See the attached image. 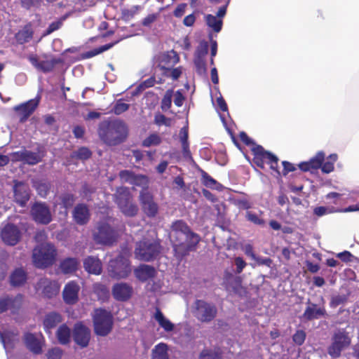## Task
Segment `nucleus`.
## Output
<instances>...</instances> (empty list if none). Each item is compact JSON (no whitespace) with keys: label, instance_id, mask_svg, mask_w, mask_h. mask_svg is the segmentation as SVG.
Returning a JSON list of instances; mask_svg holds the SVG:
<instances>
[{"label":"nucleus","instance_id":"nucleus-61","mask_svg":"<svg viewBox=\"0 0 359 359\" xmlns=\"http://www.w3.org/2000/svg\"><path fill=\"white\" fill-rule=\"evenodd\" d=\"M46 355L48 359H61L62 355V351L57 347L53 348L48 350Z\"/></svg>","mask_w":359,"mask_h":359},{"label":"nucleus","instance_id":"nucleus-43","mask_svg":"<svg viewBox=\"0 0 359 359\" xmlns=\"http://www.w3.org/2000/svg\"><path fill=\"white\" fill-rule=\"evenodd\" d=\"M151 359H168L167 345L163 343L156 345L152 351Z\"/></svg>","mask_w":359,"mask_h":359},{"label":"nucleus","instance_id":"nucleus-48","mask_svg":"<svg viewBox=\"0 0 359 359\" xmlns=\"http://www.w3.org/2000/svg\"><path fill=\"white\" fill-rule=\"evenodd\" d=\"M141 6L136 5L130 8H123L121 10V20L125 22H128L132 20L137 12L140 10Z\"/></svg>","mask_w":359,"mask_h":359},{"label":"nucleus","instance_id":"nucleus-7","mask_svg":"<svg viewBox=\"0 0 359 359\" xmlns=\"http://www.w3.org/2000/svg\"><path fill=\"white\" fill-rule=\"evenodd\" d=\"M95 333L101 337L108 335L113 327V316L109 311L104 309H96L93 316Z\"/></svg>","mask_w":359,"mask_h":359},{"label":"nucleus","instance_id":"nucleus-16","mask_svg":"<svg viewBox=\"0 0 359 359\" xmlns=\"http://www.w3.org/2000/svg\"><path fill=\"white\" fill-rule=\"evenodd\" d=\"M13 183V201L19 206L25 208L31 198V189L25 182L14 180Z\"/></svg>","mask_w":359,"mask_h":359},{"label":"nucleus","instance_id":"nucleus-21","mask_svg":"<svg viewBox=\"0 0 359 359\" xmlns=\"http://www.w3.org/2000/svg\"><path fill=\"white\" fill-rule=\"evenodd\" d=\"M37 286L39 289H41L43 296L48 299L55 297L60 289V285L57 281L47 278H41L37 283Z\"/></svg>","mask_w":359,"mask_h":359},{"label":"nucleus","instance_id":"nucleus-19","mask_svg":"<svg viewBox=\"0 0 359 359\" xmlns=\"http://www.w3.org/2000/svg\"><path fill=\"white\" fill-rule=\"evenodd\" d=\"M73 339L81 348L87 347L90 339V329L82 323H76L73 330Z\"/></svg>","mask_w":359,"mask_h":359},{"label":"nucleus","instance_id":"nucleus-26","mask_svg":"<svg viewBox=\"0 0 359 359\" xmlns=\"http://www.w3.org/2000/svg\"><path fill=\"white\" fill-rule=\"evenodd\" d=\"M13 156L15 157V160L23 161L32 165L41 162L43 157V155H41L39 152H33L26 149L14 152Z\"/></svg>","mask_w":359,"mask_h":359},{"label":"nucleus","instance_id":"nucleus-60","mask_svg":"<svg viewBox=\"0 0 359 359\" xmlns=\"http://www.w3.org/2000/svg\"><path fill=\"white\" fill-rule=\"evenodd\" d=\"M154 122L158 126L165 125L166 126H170L171 125V119L161 114H157L155 115Z\"/></svg>","mask_w":359,"mask_h":359},{"label":"nucleus","instance_id":"nucleus-57","mask_svg":"<svg viewBox=\"0 0 359 359\" xmlns=\"http://www.w3.org/2000/svg\"><path fill=\"white\" fill-rule=\"evenodd\" d=\"M135 174L131 170H123L119 172L118 176L123 182L131 184Z\"/></svg>","mask_w":359,"mask_h":359},{"label":"nucleus","instance_id":"nucleus-38","mask_svg":"<svg viewBox=\"0 0 359 359\" xmlns=\"http://www.w3.org/2000/svg\"><path fill=\"white\" fill-rule=\"evenodd\" d=\"M154 318L165 331L170 332L173 330L174 325L164 316L159 308L156 309Z\"/></svg>","mask_w":359,"mask_h":359},{"label":"nucleus","instance_id":"nucleus-13","mask_svg":"<svg viewBox=\"0 0 359 359\" xmlns=\"http://www.w3.org/2000/svg\"><path fill=\"white\" fill-rule=\"evenodd\" d=\"M32 219L37 224H48L52 221V215L48 205L45 202H35L31 207Z\"/></svg>","mask_w":359,"mask_h":359},{"label":"nucleus","instance_id":"nucleus-14","mask_svg":"<svg viewBox=\"0 0 359 359\" xmlns=\"http://www.w3.org/2000/svg\"><path fill=\"white\" fill-rule=\"evenodd\" d=\"M41 100V95H38L35 98L13 107V110L19 116L20 122L25 123L29 117L35 111Z\"/></svg>","mask_w":359,"mask_h":359},{"label":"nucleus","instance_id":"nucleus-1","mask_svg":"<svg viewBox=\"0 0 359 359\" xmlns=\"http://www.w3.org/2000/svg\"><path fill=\"white\" fill-rule=\"evenodd\" d=\"M253 162L259 168L264 169V163H267L270 169L277 177L281 175L286 176L289 172L296 170L294 164L289 161H283L282 165L283 168L280 172L278 168V158L273 153L264 149L262 146H256L252 149Z\"/></svg>","mask_w":359,"mask_h":359},{"label":"nucleus","instance_id":"nucleus-28","mask_svg":"<svg viewBox=\"0 0 359 359\" xmlns=\"http://www.w3.org/2000/svg\"><path fill=\"white\" fill-rule=\"evenodd\" d=\"M135 277L141 282H146L157 275L156 269L147 264H140L134 271Z\"/></svg>","mask_w":359,"mask_h":359},{"label":"nucleus","instance_id":"nucleus-54","mask_svg":"<svg viewBox=\"0 0 359 359\" xmlns=\"http://www.w3.org/2000/svg\"><path fill=\"white\" fill-rule=\"evenodd\" d=\"M208 47L207 41H201L196 50L194 57L205 58L208 53Z\"/></svg>","mask_w":359,"mask_h":359},{"label":"nucleus","instance_id":"nucleus-46","mask_svg":"<svg viewBox=\"0 0 359 359\" xmlns=\"http://www.w3.org/2000/svg\"><path fill=\"white\" fill-rule=\"evenodd\" d=\"M59 199L60 201V204L63 208L69 209L73 206L76 198L71 193H64L60 196Z\"/></svg>","mask_w":359,"mask_h":359},{"label":"nucleus","instance_id":"nucleus-51","mask_svg":"<svg viewBox=\"0 0 359 359\" xmlns=\"http://www.w3.org/2000/svg\"><path fill=\"white\" fill-rule=\"evenodd\" d=\"M163 75L166 77L171 78L173 81L177 80L182 74V67L181 66L172 68H169V70L163 72Z\"/></svg>","mask_w":359,"mask_h":359},{"label":"nucleus","instance_id":"nucleus-17","mask_svg":"<svg viewBox=\"0 0 359 359\" xmlns=\"http://www.w3.org/2000/svg\"><path fill=\"white\" fill-rule=\"evenodd\" d=\"M24 296L18 294L15 296L5 294L0 297V314L11 310L12 313H16L22 306Z\"/></svg>","mask_w":359,"mask_h":359},{"label":"nucleus","instance_id":"nucleus-12","mask_svg":"<svg viewBox=\"0 0 359 359\" xmlns=\"http://www.w3.org/2000/svg\"><path fill=\"white\" fill-rule=\"evenodd\" d=\"M183 240L172 241L175 256L179 260H182L191 251L196 250L197 245L201 241V237L198 234H191V240H185V242Z\"/></svg>","mask_w":359,"mask_h":359},{"label":"nucleus","instance_id":"nucleus-10","mask_svg":"<svg viewBox=\"0 0 359 359\" xmlns=\"http://www.w3.org/2000/svg\"><path fill=\"white\" fill-rule=\"evenodd\" d=\"M351 343L348 333L344 330H338L332 337L331 344L327 347V353L333 358L341 356L343 350Z\"/></svg>","mask_w":359,"mask_h":359},{"label":"nucleus","instance_id":"nucleus-15","mask_svg":"<svg viewBox=\"0 0 359 359\" xmlns=\"http://www.w3.org/2000/svg\"><path fill=\"white\" fill-rule=\"evenodd\" d=\"M43 57L44 60H40L37 55L32 54L28 56V60L36 69L43 73L52 72L55 65L62 62L60 58L56 57H52L48 60L46 55H43Z\"/></svg>","mask_w":359,"mask_h":359},{"label":"nucleus","instance_id":"nucleus-44","mask_svg":"<svg viewBox=\"0 0 359 359\" xmlns=\"http://www.w3.org/2000/svg\"><path fill=\"white\" fill-rule=\"evenodd\" d=\"M201 182L204 186L210 189H219L221 184L218 183L215 179H213L208 172L201 170Z\"/></svg>","mask_w":359,"mask_h":359},{"label":"nucleus","instance_id":"nucleus-47","mask_svg":"<svg viewBox=\"0 0 359 359\" xmlns=\"http://www.w3.org/2000/svg\"><path fill=\"white\" fill-rule=\"evenodd\" d=\"M222 351L219 348L215 349H204L200 354L199 359H221Z\"/></svg>","mask_w":359,"mask_h":359},{"label":"nucleus","instance_id":"nucleus-62","mask_svg":"<svg viewBox=\"0 0 359 359\" xmlns=\"http://www.w3.org/2000/svg\"><path fill=\"white\" fill-rule=\"evenodd\" d=\"M337 257L340 259L342 262L348 263L353 260L355 257L348 250H344L337 255Z\"/></svg>","mask_w":359,"mask_h":359},{"label":"nucleus","instance_id":"nucleus-20","mask_svg":"<svg viewBox=\"0 0 359 359\" xmlns=\"http://www.w3.org/2000/svg\"><path fill=\"white\" fill-rule=\"evenodd\" d=\"M24 343L32 353L35 355L41 354L43 351L44 337L42 334L37 336L31 332H26L23 336Z\"/></svg>","mask_w":359,"mask_h":359},{"label":"nucleus","instance_id":"nucleus-11","mask_svg":"<svg viewBox=\"0 0 359 359\" xmlns=\"http://www.w3.org/2000/svg\"><path fill=\"white\" fill-rule=\"evenodd\" d=\"M139 201L142 211L149 218L156 217L159 211V206L155 201L154 196L147 188L143 189L139 195Z\"/></svg>","mask_w":359,"mask_h":359},{"label":"nucleus","instance_id":"nucleus-63","mask_svg":"<svg viewBox=\"0 0 359 359\" xmlns=\"http://www.w3.org/2000/svg\"><path fill=\"white\" fill-rule=\"evenodd\" d=\"M239 138L241 140V141L245 144V145L247 146H252V149L256 147V146H259L258 144H256L253 140L245 133V132H241L239 135Z\"/></svg>","mask_w":359,"mask_h":359},{"label":"nucleus","instance_id":"nucleus-55","mask_svg":"<svg viewBox=\"0 0 359 359\" xmlns=\"http://www.w3.org/2000/svg\"><path fill=\"white\" fill-rule=\"evenodd\" d=\"M245 218L248 221L256 225H264L265 222L259 216L252 211H247L245 213Z\"/></svg>","mask_w":359,"mask_h":359},{"label":"nucleus","instance_id":"nucleus-50","mask_svg":"<svg viewBox=\"0 0 359 359\" xmlns=\"http://www.w3.org/2000/svg\"><path fill=\"white\" fill-rule=\"evenodd\" d=\"M161 143V137L156 133H152L142 141V146L149 147L151 146H157Z\"/></svg>","mask_w":359,"mask_h":359},{"label":"nucleus","instance_id":"nucleus-42","mask_svg":"<svg viewBox=\"0 0 359 359\" xmlns=\"http://www.w3.org/2000/svg\"><path fill=\"white\" fill-rule=\"evenodd\" d=\"M116 43H117V41H115L113 43L105 44L104 46H101L98 48H94L89 51H87L86 53H83L81 55V57L83 59H88L90 57H94L100 53H102L104 51H106V50H109V48H112Z\"/></svg>","mask_w":359,"mask_h":359},{"label":"nucleus","instance_id":"nucleus-6","mask_svg":"<svg viewBox=\"0 0 359 359\" xmlns=\"http://www.w3.org/2000/svg\"><path fill=\"white\" fill-rule=\"evenodd\" d=\"M118 238V231L107 222H99L93 231V239L97 245L112 246Z\"/></svg>","mask_w":359,"mask_h":359},{"label":"nucleus","instance_id":"nucleus-64","mask_svg":"<svg viewBox=\"0 0 359 359\" xmlns=\"http://www.w3.org/2000/svg\"><path fill=\"white\" fill-rule=\"evenodd\" d=\"M235 264L236 266L237 273H241L247 265L245 260L241 257H237L235 258Z\"/></svg>","mask_w":359,"mask_h":359},{"label":"nucleus","instance_id":"nucleus-5","mask_svg":"<svg viewBox=\"0 0 359 359\" xmlns=\"http://www.w3.org/2000/svg\"><path fill=\"white\" fill-rule=\"evenodd\" d=\"M57 250L53 244L43 243L37 245L33 250V262L37 268L45 269L53 264Z\"/></svg>","mask_w":359,"mask_h":359},{"label":"nucleus","instance_id":"nucleus-2","mask_svg":"<svg viewBox=\"0 0 359 359\" xmlns=\"http://www.w3.org/2000/svg\"><path fill=\"white\" fill-rule=\"evenodd\" d=\"M97 134L106 144L116 146L123 142L126 139L128 128L122 121L104 120L99 123Z\"/></svg>","mask_w":359,"mask_h":359},{"label":"nucleus","instance_id":"nucleus-58","mask_svg":"<svg viewBox=\"0 0 359 359\" xmlns=\"http://www.w3.org/2000/svg\"><path fill=\"white\" fill-rule=\"evenodd\" d=\"M306 337V332L302 330H299L293 334L292 340L297 345L301 346L304 343Z\"/></svg>","mask_w":359,"mask_h":359},{"label":"nucleus","instance_id":"nucleus-31","mask_svg":"<svg viewBox=\"0 0 359 359\" xmlns=\"http://www.w3.org/2000/svg\"><path fill=\"white\" fill-rule=\"evenodd\" d=\"M325 158L323 152H318L316 156L311 158L309 161L302 162L298 165L299 169L304 172L316 170L320 168Z\"/></svg>","mask_w":359,"mask_h":359},{"label":"nucleus","instance_id":"nucleus-3","mask_svg":"<svg viewBox=\"0 0 359 359\" xmlns=\"http://www.w3.org/2000/svg\"><path fill=\"white\" fill-rule=\"evenodd\" d=\"M113 200L125 216L133 217L137 215L139 208L133 201V195L128 187H117L113 194Z\"/></svg>","mask_w":359,"mask_h":359},{"label":"nucleus","instance_id":"nucleus-9","mask_svg":"<svg viewBox=\"0 0 359 359\" xmlns=\"http://www.w3.org/2000/svg\"><path fill=\"white\" fill-rule=\"evenodd\" d=\"M193 313L201 323H210L217 315V308L215 304L203 299L194 302Z\"/></svg>","mask_w":359,"mask_h":359},{"label":"nucleus","instance_id":"nucleus-25","mask_svg":"<svg viewBox=\"0 0 359 359\" xmlns=\"http://www.w3.org/2000/svg\"><path fill=\"white\" fill-rule=\"evenodd\" d=\"M180 61V57L177 52L170 50L161 54L158 57V67L163 72L169 70Z\"/></svg>","mask_w":359,"mask_h":359},{"label":"nucleus","instance_id":"nucleus-29","mask_svg":"<svg viewBox=\"0 0 359 359\" xmlns=\"http://www.w3.org/2000/svg\"><path fill=\"white\" fill-rule=\"evenodd\" d=\"M73 217L75 222L79 225L87 224L90 219V212L84 203L77 204L73 210Z\"/></svg>","mask_w":359,"mask_h":359},{"label":"nucleus","instance_id":"nucleus-18","mask_svg":"<svg viewBox=\"0 0 359 359\" xmlns=\"http://www.w3.org/2000/svg\"><path fill=\"white\" fill-rule=\"evenodd\" d=\"M191 234H196L193 232L187 224L182 220H176L171 225V241H179L181 239L191 240Z\"/></svg>","mask_w":359,"mask_h":359},{"label":"nucleus","instance_id":"nucleus-37","mask_svg":"<svg viewBox=\"0 0 359 359\" xmlns=\"http://www.w3.org/2000/svg\"><path fill=\"white\" fill-rule=\"evenodd\" d=\"M32 187L41 198H46L49 194L51 184L46 180H35L32 181Z\"/></svg>","mask_w":359,"mask_h":359},{"label":"nucleus","instance_id":"nucleus-22","mask_svg":"<svg viewBox=\"0 0 359 359\" xmlns=\"http://www.w3.org/2000/svg\"><path fill=\"white\" fill-rule=\"evenodd\" d=\"M3 241L8 245H16L20 239V231L13 224H6L1 231Z\"/></svg>","mask_w":359,"mask_h":359},{"label":"nucleus","instance_id":"nucleus-23","mask_svg":"<svg viewBox=\"0 0 359 359\" xmlns=\"http://www.w3.org/2000/svg\"><path fill=\"white\" fill-rule=\"evenodd\" d=\"M80 286L76 281L67 283L62 291L64 302L69 305L75 304L79 300Z\"/></svg>","mask_w":359,"mask_h":359},{"label":"nucleus","instance_id":"nucleus-41","mask_svg":"<svg viewBox=\"0 0 359 359\" xmlns=\"http://www.w3.org/2000/svg\"><path fill=\"white\" fill-rule=\"evenodd\" d=\"M205 20L207 25L211 27L214 32H219L221 31L223 25L222 19H219L211 14H208L205 16Z\"/></svg>","mask_w":359,"mask_h":359},{"label":"nucleus","instance_id":"nucleus-8","mask_svg":"<svg viewBox=\"0 0 359 359\" xmlns=\"http://www.w3.org/2000/svg\"><path fill=\"white\" fill-rule=\"evenodd\" d=\"M108 271L114 278H125L131 272L129 256L126 252L120 253L109 263Z\"/></svg>","mask_w":359,"mask_h":359},{"label":"nucleus","instance_id":"nucleus-4","mask_svg":"<svg viewBox=\"0 0 359 359\" xmlns=\"http://www.w3.org/2000/svg\"><path fill=\"white\" fill-rule=\"evenodd\" d=\"M161 250L159 241L144 238L136 243L134 254L138 260L149 262L156 259Z\"/></svg>","mask_w":359,"mask_h":359},{"label":"nucleus","instance_id":"nucleus-34","mask_svg":"<svg viewBox=\"0 0 359 359\" xmlns=\"http://www.w3.org/2000/svg\"><path fill=\"white\" fill-rule=\"evenodd\" d=\"M241 279L235 276L230 272L226 271L224 275L223 285L226 290H232L237 292L241 287Z\"/></svg>","mask_w":359,"mask_h":359},{"label":"nucleus","instance_id":"nucleus-59","mask_svg":"<svg viewBox=\"0 0 359 359\" xmlns=\"http://www.w3.org/2000/svg\"><path fill=\"white\" fill-rule=\"evenodd\" d=\"M334 212L335 210L334 208H329L325 206H318L313 209V214L317 217H322Z\"/></svg>","mask_w":359,"mask_h":359},{"label":"nucleus","instance_id":"nucleus-56","mask_svg":"<svg viewBox=\"0 0 359 359\" xmlns=\"http://www.w3.org/2000/svg\"><path fill=\"white\" fill-rule=\"evenodd\" d=\"M194 62L197 74L202 75L206 72L207 69L205 58L194 57Z\"/></svg>","mask_w":359,"mask_h":359},{"label":"nucleus","instance_id":"nucleus-53","mask_svg":"<svg viewBox=\"0 0 359 359\" xmlns=\"http://www.w3.org/2000/svg\"><path fill=\"white\" fill-rule=\"evenodd\" d=\"M130 104L123 102L122 99H119L116 101L114 106L113 107L112 111L116 115H120L122 113L128 110Z\"/></svg>","mask_w":359,"mask_h":359},{"label":"nucleus","instance_id":"nucleus-27","mask_svg":"<svg viewBox=\"0 0 359 359\" xmlns=\"http://www.w3.org/2000/svg\"><path fill=\"white\" fill-rule=\"evenodd\" d=\"M307 304L308 306L302 315V318L304 320L311 321L324 317L327 314L324 306H318L316 304L311 303L309 299L307 302Z\"/></svg>","mask_w":359,"mask_h":359},{"label":"nucleus","instance_id":"nucleus-52","mask_svg":"<svg viewBox=\"0 0 359 359\" xmlns=\"http://www.w3.org/2000/svg\"><path fill=\"white\" fill-rule=\"evenodd\" d=\"M148 184L149 178L147 176L135 174L130 184L137 187H147Z\"/></svg>","mask_w":359,"mask_h":359},{"label":"nucleus","instance_id":"nucleus-45","mask_svg":"<svg viewBox=\"0 0 359 359\" xmlns=\"http://www.w3.org/2000/svg\"><path fill=\"white\" fill-rule=\"evenodd\" d=\"M93 292L99 300L105 301L109 298V291L107 287L102 283H95L93 285Z\"/></svg>","mask_w":359,"mask_h":359},{"label":"nucleus","instance_id":"nucleus-32","mask_svg":"<svg viewBox=\"0 0 359 359\" xmlns=\"http://www.w3.org/2000/svg\"><path fill=\"white\" fill-rule=\"evenodd\" d=\"M62 320V317L57 312L52 311L47 313L43 320L45 332L50 333V330L55 328Z\"/></svg>","mask_w":359,"mask_h":359},{"label":"nucleus","instance_id":"nucleus-33","mask_svg":"<svg viewBox=\"0 0 359 359\" xmlns=\"http://www.w3.org/2000/svg\"><path fill=\"white\" fill-rule=\"evenodd\" d=\"M33 35L32 24L29 22L15 34V39L18 44L22 45L29 42L33 38Z\"/></svg>","mask_w":359,"mask_h":359},{"label":"nucleus","instance_id":"nucleus-40","mask_svg":"<svg viewBox=\"0 0 359 359\" xmlns=\"http://www.w3.org/2000/svg\"><path fill=\"white\" fill-rule=\"evenodd\" d=\"M93 152L86 147H81L77 150L74 151L70 157L72 159L81 160V161H86L90 159L92 157Z\"/></svg>","mask_w":359,"mask_h":359},{"label":"nucleus","instance_id":"nucleus-24","mask_svg":"<svg viewBox=\"0 0 359 359\" xmlns=\"http://www.w3.org/2000/svg\"><path fill=\"white\" fill-rule=\"evenodd\" d=\"M133 292V287L126 283H116L112 287V295L116 300L119 302L128 301L131 297Z\"/></svg>","mask_w":359,"mask_h":359},{"label":"nucleus","instance_id":"nucleus-35","mask_svg":"<svg viewBox=\"0 0 359 359\" xmlns=\"http://www.w3.org/2000/svg\"><path fill=\"white\" fill-rule=\"evenodd\" d=\"M83 267L90 273L99 275L102 272V263L97 257L88 256L83 261Z\"/></svg>","mask_w":359,"mask_h":359},{"label":"nucleus","instance_id":"nucleus-39","mask_svg":"<svg viewBox=\"0 0 359 359\" xmlns=\"http://www.w3.org/2000/svg\"><path fill=\"white\" fill-rule=\"evenodd\" d=\"M56 336L60 344L66 345L70 341L71 330L66 324H62L58 327Z\"/></svg>","mask_w":359,"mask_h":359},{"label":"nucleus","instance_id":"nucleus-49","mask_svg":"<svg viewBox=\"0 0 359 359\" xmlns=\"http://www.w3.org/2000/svg\"><path fill=\"white\" fill-rule=\"evenodd\" d=\"M172 95L173 90L172 89L165 91L161 103V108L163 111H166L171 107Z\"/></svg>","mask_w":359,"mask_h":359},{"label":"nucleus","instance_id":"nucleus-36","mask_svg":"<svg viewBox=\"0 0 359 359\" xmlns=\"http://www.w3.org/2000/svg\"><path fill=\"white\" fill-rule=\"evenodd\" d=\"M79 261L76 258L67 257L60 262V269L64 274H71L76 271Z\"/></svg>","mask_w":359,"mask_h":359},{"label":"nucleus","instance_id":"nucleus-30","mask_svg":"<svg viewBox=\"0 0 359 359\" xmlns=\"http://www.w3.org/2000/svg\"><path fill=\"white\" fill-rule=\"evenodd\" d=\"M27 280V273L22 268L15 269L9 276V283L13 287L23 286Z\"/></svg>","mask_w":359,"mask_h":359}]
</instances>
